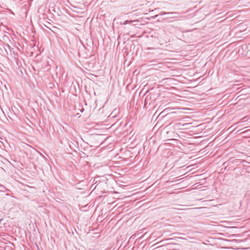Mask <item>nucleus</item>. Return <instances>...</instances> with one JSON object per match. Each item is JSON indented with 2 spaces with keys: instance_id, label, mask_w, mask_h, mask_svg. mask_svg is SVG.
<instances>
[{
  "instance_id": "nucleus-1",
  "label": "nucleus",
  "mask_w": 250,
  "mask_h": 250,
  "mask_svg": "<svg viewBox=\"0 0 250 250\" xmlns=\"http://www.w3.org/2000/svg\"><path fill=\"white\" fill-rule=\"evenodd\" d=\"M178 14L176 12H161L160 13V15H166L167 16V18H176L177 15Z\"/></svg>"
},
{
  "instance_id": "nucleus-2",
  "label": "nucleus",
  "mask_w": 250,
  "mask_h": 250,
  "mask_svg": "<svg viewBox=\"0 0 250 250\" xmlns=\"http://www.w3.org/2000/svg\"><path fill=\"white\" fill-rule=\"evenodd\" d=\"M134 21H128V20H126V21H125L123 23H122V24H124V25H125L126 24H130V23H131L132 22Z\"/></svg>"
},
{
  "instance_id": "nucleus-3",
  "label": "nucleus",
  "mask_w": 250,
  "mask_h": 250,
  "mask_svg": "<svg viewBox=\"0 0 250 250\" xmlns=\"http://www.w3.org/2000/svg\"><path fill=\"white\" fill-rule=\"evenodd\" d=\"M155 50V48H147L146 49V50L148 51V52H147V54H153V52H150V51H149L150 50Z\"/></svg>"
},
{
  "instance_id": "nucleus-4",
  "label": "nucleus",
  "mask_w": 250,
  "mask_h": 250,
  "mask_svg": "<svg viewBox=\"0 0 250 250\" xmlns=\"http://www.w3.org/2000/svg\"><path fill=\"white\" fill-rule=\"evenodd\" d=\"M188 125V124H185L183 125H183V126H186V125Z\"/></svg>"
}]
</instances>
